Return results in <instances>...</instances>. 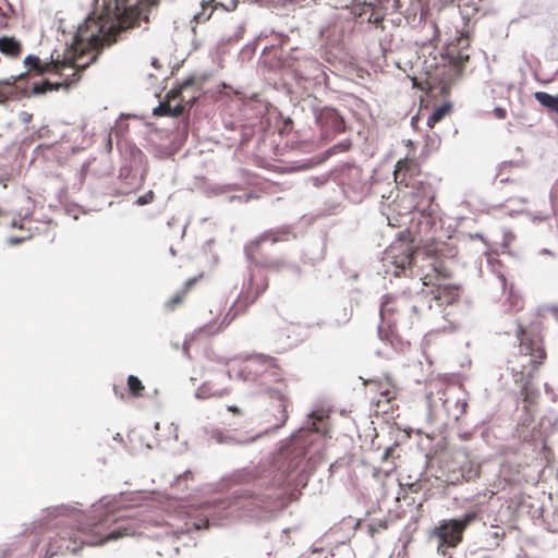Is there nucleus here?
<instances>
[{
	"label": "nucleus",
	"mask_w": 558,
	"mask_h": 558,
	"mask_svg": "<svg viewBox=\"0 0 558 558\" xmlns=\"http://www.w3.org/2000/svg\"><path fill=\"white\" fill-rule=\"evenodd\" d=\"M209 525V522L207 519H199L197 521L193 522H186L185 529L181 531V533H191L192 531H199L202 529H207Z\"/></svg>",
	"instance_id": "nucleus-28"
},
{
	"label": "nucleus",
	"mask_w": 558,
	"mask_h": 558,
	"mask_svg": "<svg viewBox=\"0 0 558 558\" xmlns=\"http://www.w3.org/2000/svg\"><path fill=\"white\" fill-rule=\"evenodd\" d=\"M555 532H558V529L557 530H554Z\"/></svg>",
	"instance_id": "nucleus-44"
},
{
	"label": "nucleus",
	"mask_w": 558,
	"mask_h": 558,
	"mask_svg": "<svg viewBox=\"0 0 558 558\" xmlns=\"http://www.w3.org/2000/svg\"><path fill=\"white\" fill-rule=\"evenodd\" d=\"M534 97L542 106L558 113V95L553 96L545 92H536Z\"/></svg>",
	"instance_id": "nucleus-22"
},
{
	"label": "nucleus",
	"mask_w": 558,
	"mask_h": 558,
	"mask_svg": "<svg viewBox=\"0 0 558 558\" xmlns=\"http://www.w3.org/2000/svg\"><path fill=\"white\" fill-rule=\"evenodd\" d=\"M238 376L245 381L260 379L263 392L278 403L272 426L281 427L289 417L288 408L291 401L288 396V384L282 377L276 359L263 354L250 356L241 362Z\"/></svg>",
	"instance_id": "nucleus-4"
},
{
	"label": "nucleus",
	"mask_w": 558,
	"mask_h": 558,
	"mask_svg": "<svg viewBox=\"0 0 558 558\" xmlns=\"http://www.w3.org/2000/svg\"><path fill=\"white\" fill-rule=\"evenodd\" d=\"M201 89L197 86L196 82L194 81L193 86L189 87L186 92L183 93V96L185 97L184 100H182V96H179L178 102H181L182 105H190L192 106L193 102L197 99L199 96Z\"/></svg>",
	"instance_id": "nucleus-25"
},
{
	"label": "nucleus",
	"mask_w": 558,
	"mask_h": 558,
	"mask_svg": "<svg viewBox=\"0 0 558 558\" xmlns=\"http://www.w3.org/2000/svg\"><path fill=\"white\" fill-rule=\"evenodd\" d=\"M268 277L260 271H251L248 283L236 301V305L245 311L268 289Z\"/></svg>",
	"instance_id": "nucleus-12"
},
{
	"label": "nucleus",
	"mask_w": 558,
	"mask_h": 558,
	"mask_svg": "<svg viewBox=\"0 0 558 558\" xmlns=\"http://www.w3.org/2000/svg\"><path fill=\"white\" fill-rule=\"evenodd\" d=\"M159 0H122L124 10L131 14L132 21L148 22V12L157 7Z\"/></svg>",
	"instance_id": "nucleus-16"
},
{
	"label": "nucleus",
	"mask_w": 558,
	"mask_h": 558,
	"mask_svg": "<svg viewBox=\"0 0 558 558\" xmlns=\"http://www.w3.org/2000/svg\"><path fill=\"white\" fill-rule=\"evenodd\" d=\"M24 239L23 238H11L9 243L11 244H20Z\"/></svg>",
	"instance_id": "nucleus-34"
},
{
	"label": "nucleus",
	"mask_w": 558,
	"mask_h": 558,
	"mask_svg": "<svg viewBox=\"0 0 558 558\" xmlns=\"http://www.w3.org/2000/svg\"><path fill=\"white\" fill-rule=\"evenodd\" d=\"M128 391L132 398H141L144 396L145 386L137 376L130 375L126 380Z\"/></svg>",
	"instance_id": "nucleus-23"
},
{
	"label": "nucleus",
	"mask_w": 558,
	"mask_h": 558,
	"mask_svg": "<svg viewBox=\"0 0 558 558\" xmlns=\"http://www.w3.org/2000/svg\"><path fill=\"white\" fill-rule=\"evenodd\" d=\"M430 303L427 294L415 296H387L380 307V316L387 322L389 328H412V326L425 319L437 331H453L461 323L459 310L460 291L458 287L444 284L437 286L433 291Z\"/></svg>",
	"instance_id": "nucleus-1"
},
{
	"label": "nucleus",
	"mask_w": 558,
	"mask_h": 558,
	"mask_svg": "<svg viewBox=\"0 0 558 558\" xmlns=\"http://www.w3.org/2000/svg\"><path fill=\"white\" fill-rule=\"evenodd\" d=\"M317 123L320 125L326 136L344 131L343 118L332 108H324L317 117Z\"/></svg>",
	"instance_id": "nucleus-14"
},
{
	"label": "nucleus",
	"mask_w": 558,
	"mask_h": 558,
	"mask_svg": "<svg viewBox=\"0 0 558 558\" xmlns=\"http://www.w3.org/2000/svg\"><path fill=\"white\" fill-rule=\"evenodd\" d=\"M422 280H423V284H424V286H428V284H429V282H430V281L428 280V276H424V277L422 278Z\"/></svg>",
	"instance_id": "nucleus-35"
},
{
	"label": "nucleus",
	"mask_w": 558,
	"mask_h": 558,
	"mask_svg": "<svg viewBox=\"0 0 558 558\" xmlns=\"http://www.w3.org/2000/svg\"><path fill=\"white\" fill-rule=\"evenodd\" d=\"M113 13L124 27H134L141 24V21H132L131 14L129 15L126 10H124V5H122V0H116Z\"/></svg>",
	"instance_id": "nucleus-21"
},
{
	"label": "nucleus",
	"mask_w": 558,
	"mask_h": 558,
	"mask_svg": "<svg viewBox=\"0 0 558 558\" xmlns=\"http://www.w3.org/2000/svg\"><path fill=\"white\" fill-rule=\"evenodd\" d=\"M38 546V542H35L34 545H33V549Z\"/></svg>",
	"instance_id": "nucleus-41"
},
{
	"label": "nucleus",
	"mask_w": 558,
	"mask_h": 558,
	"mask_svg": "<svg viewBox=\"0 0 558 558\" xmlns=\"http://www.w3.org/2000/svg\"><path fill=\"white\" fill-rule=\"evenodd\" d=\"M461 407H462L461 413H465L468 404L465 402H462Z\"/></svg>",
	"instance_id": "nucleus-38"
},
{
	"label": "nucleus",
	"mask_w": 558,
	"mask_h": 558,
	"mask_svg": "<svg viewBox=\"0 0 558 558\" xmlns=\"http://www.w3.org/2000/svg\"><path fill=\"white\" fill-rule=\"evenodd\" d=\"M378 7L386 14L399 12L401 9L400 0H378Z\"/></svg>",
	"instance_id": "nucleus-27"
},
{
	"label": "nucleus",
	"mask_w": 558,
	"mask_h": 558,
	"mask_svg": "<svg viewBox=\"0 0 558 558\" xmlns=\"http://www.w3.org/2000/svg\"><path fill=\"white\" fill-rule=\"evenodd\" d=\"M414 235L412 230L405 229L398 234L397 240L385 252V260L393 266V275L412 276L414 262Z\"/></svg>",
	"instance_id": "nucleus-8"
},
{
	"label": "nucleus",
	"mask_w": 558,
	"mask_h": 558,
	"mask_svg": "<svg viewBox=\"0 0 558 558\" xmlns=\"http://www.w3.org/2000/svg\"><path fill=\"white\" fill-rule=\"evenodd\" d=\"M385 12L383 10L378 8H374L369 17H368V21L375 25H379L384 19H385Z\"/></svg>",
	"instance_id": "nucleus-29"
},
{
	"label": "nucleus",
	"mask_w": 558,
	"mask_h": 558,
	"mask_svg": "<svg viewBox=\"0 0 558 558\" xmlns=\"http://www.w3.org/2000/svg\"><path fill=\"white\" fill-rule=\"evenodd\" d=\"M194 78L185 80L178 88H172L166 97V100L160 102L159 106L154 110V114L161 116H172L179 117L184 111V105L178 102L179 96H182V100L185 99L183 93L189 89V87L193 86Z\"/></svg>",
	"instance_id": "nucleus-11"
},
{
	"label": "nucleus",
	"mask_w": 558,
	"mask_h": 558,
	"mask_svg": "<svg viewBox=\"0 0 558 558\" xmlns=\"http://www.w3.org/2000/svg\"><path fill=\"white\" fill-rule=\"evenodd\" d=\"M239 0H208L202 1V10L194 15V21L196 23H205L207 22L215 10L221 9L225 12L234 11L238 7Z\"/></svg>",
	"instance_id": "nucleus-15"
},
{
	"label": "nucleus",
	"mask_w": 558,
	"mask_h": 558,
	"mask_svg": "<svg viewBox=\"0 0 558 558\" xmlns=\"http://www.w3.org/2000/svg\"><path fill=\"white\" fill-rule=\"evenodd\" d=\"M134 535L131 526L120 523L111 515L96 521L93 518L66 521L59 525L54 536H49L47 554L54 556L65 553H77L84 545L99 546L123 536Z\"/></svg>",
	"instance_id": "nucleus-2"
},
{
	"label": "nucleus",
	"mask_w": 558,
	"mask_h": 558,
	"mask_svg": "<svg viewBox=\"0 0 558 558\" xmlns=\"http://www.w3.org/2000/svg\"><path fill=\"white\" fill-rule=\"evenodd\" d=\"M228 411L230 413H232L233 416H236V417H243L244 416V411L243 409L236 407V405H229L228 407Z\"/></svg>",
	"instance_id": "nucleus-32"
},
{
	"label": "nucleus",
	"mask_w": 558,
	"mask_h": 558,
	"mask_svg": "<svg viewBox=\"0 0 558 558\" xmlns=\"http://www.w3.org/2000/svg\"><path fill=\"white\" fill-rule=\"evenodd\" d=\"M476 512H468L461 519L444 520L435 529L434 534L437 536L439 544L438 550L444 547H456L463 539L465 529L477 519Z\"/></svg>",
	"instance_id": "nucleus-10"
},
{
	"label": "nucleus",
	"mask_w": 558,
	"mask_h": 558,
	"mask_svg": "<svg viewBox=\"0 0 558 558\" xmlns=\"http://www.w3.org/2000/svg\"><path fill=\"white\" fill-rule=\"evenodd\" d=\"M517 338L519 340L518 352L508 360V369L514 381L519 383L526 378H533L534 373L546 359V351L543 340L521 325L518 326Z\"/></svg>",
	"instance_id": "nucleus-6"
},
{
	"label": "nucleus",
	"mask_w": 558,
	"mask_h": 558,
	"mask_svg": "<svg viewBox=\"0 0 558 558\" xmlns=\"http://www.w3.org/2000/svg\"><path fill=\"white\" fill-rule=\"evenodd\" d=\"M102 25L96 19L89 16L81 25L74 36V41L62 54L56 51L51 54L50 62H41L37 56L29 54L24 59V64L29 71L38 75L53 72L62 75L66 68H86L96 60L98 48L102 44Z\"/></svg>",
	"instance_id": "nucleus-3"
},
{
	"label": "nucleus",
	"mask_w": 558,
	"mask_h": 558,
	"mask_svg": "<svg viewBox=\"0 0 558 558\" xmlns=\"http://www.w3.org/2000/svg\"><path fill=\"white\" fill-rule=\"evenodd\" d=\"M450 111V105H441L434 110V112L427 119L428 128L433 129L436 123L441 121L445 116H447Z\"/></svg>",
	"instance_id": "nucleus-24"
},
{
	"label": "nucleus",
	"mask_w": 558,
	"mask_h": 558,
	"mask_svg": "<svg viewBox=\"0 0 558 558\" xmlns=\"http://www.w3.org/2000/svg\"><path fill=\"white\" fill-rule=\"evenodd\" d=\"M398 185L412 190L407 209H417L427 216H435L437 205L434 204L436 193L433 185L427 182V175L422 171L421 163L415 157L407 156L397 161L393 171Z\"/></svg>",
	"instance_id": "nucleus-5"
},
{
	"label": "nucleus",
	"mask_w": 558,
	"mask_h": 558,
	"mask_svg": "<svg viewBox=\"0 0 558 558\" xmlns=\"http://www.w3.org/2000/svg\"><path fill=\"white\" fill-rule=\"evenodd\" d=\"M483 558H493V557H489V556H485V557H483Z\"/></svg>",
	"instance_id": "nucleus-42"
},
{
	"label": "nucleus",
	"mask_w": 558,
	"mask_h": 558,
	"mask_svg": "<svg viewBox=\"0 0 558 558\" xmlns=\"http://www.w3.org/2000/svg\"><path fill=\"white\" fill-rule=\"evenodd\" d=\"M230 390L229 389H220V390H214L211 392H208L205 397H217V398H221L226 395H229Z\"/></svg>",
	"instance_id": "nucleus-33"
},
{
	"label": "nucleus",
	"mask_w": 558,
	"mask_h": 558,
	"mask_svg": "<svg viewBox=\"0 0 558 558\" xmlns=\"http://www.w3.org/2000/svg\"><path fill=\"white\" fill-rule=\"evenodd\" d=\"M250 500H251V504L253 505V504H255L256 497H251L250 496Z\"/></svg>",
	"instance_id": "nucleus-39"
},
{
	"label": "nucleus",
	"mask_w": 558,
	"mask_h": 558,
	"mask_svg": "<svg viewBox=\"0 0 558 558\" xmlns=\"http://www.w3.org/2000/svg\"><path fill=\"white\" fill-rule=\"evenodd\" d=\"M73 73H72V78L69 80H64L63 82H60V83H51L49 81H44L43 83H38V84H34L33 86V92L35 94H45L47 92H51V90H58L59 88L61 87H69L70 85H72L73 83L77 82L80 80V72L82 70H84L85 68H70Z\"/></svg>",
	"instance_id": "nucleus-17"
},
{
	"label": "nucleus",
	"mask_w": 558,
	"mask_h": 558,
	"mask_svg": "<svg viewBox=\"0 0 558 558\" xmlns=\"http://www.w3.org/2000/svg\"><path fill=\"white\" fill-rule=\"evenodd\" d=\"M203 277L201 274L199 276H195L193 278H190L183 286V288L174 293L166 303L165 307L169 312H173L177 307L183 304L187 293L193 289L195 283Z\"/></svg>",
	"instance_id": "nucleus-18"
},
{
	"label": "nucleus",
	"mask_w": 558,
	"mask_h": 558,
	"mask_svg": "<svg viewBox=\"0 0 558 558\" xmlns=\"http://www.w3.org/2000/svg\"><path fill=\"white\" fill-rule=\"evenodd\" d=\"M392 451L391 448H388L386 451H385V454H384V459H387L390 454V452Z\"/></svg>",
	"instance_id": "nucleus-37"
},
{
	"label": "nucleus",
	"mask_w": 558,
	"mask_h": 558,
	"mask_svg": "<svg viewBox=\"0 0 558 558\" xmlns=\"http://www.w3.org/2000/svg\"><path fill=\"white\" fill-rule=\"evenodd\" d=\"M23 46L21 41L14 37L3 36L0 38V52L10 58H19L22 53Z\"/></svg>",
	"instance_id": "nucleus-19"
},
{
	"label": "nucleus",
	"mask_w": 558,
	"mask_h": 558,
	"mask_svg": "<svg viewBox=\"0 0 558 558\" xmlns=\"http://www.w3.org/2000/svg\"><path fill=\"white\" fill-rule=\"evenodd\" d=\"M155 199V193L153 191H148L144 195L140 196L136 201V204L140 206L151 203Z\"/></svg>",
	"instance_id": "nucleus-30"
},
{
	"label": "nucleus",
	"mask_w": 558,
	"mask_h": 558,
	"mask_svg": "<svg viewBox=\"0 0 558 558\" xmlns=\"http://www.w3.org/2000/svg\"><path fill=\"white\" fill-rule=\"evenodd\" d=\"M369 385L374 386L376 388V391L379 392V395L389 402L390 400L395 399V391L390 387L388 383L381 384L377 381H369Z\"/></svg>",
	"instance_id": "nucleus-26"
},
{
	"label": "nucleus",
	"mask_w": 558,
	"mask_h": 558,
	"mask_svg": "<svg viewBox=\"0 0 558 558\" xmlns=\"http://www.w3.org/2000/svg\"><path fill=\"white\" fill-rule=\"evenodd\" d=\"M532 378L519 381L521 384L520 396L525 403L524 409L530 410V407L536 402L537 391L531 386Z\"/></svg>",
	"instance_id": "nucleus-20"
},
{
	"label": "nucleus",
	"mask_w": 558,
	"mask_h": 558,
	"mask_svg": "<svg viewBox=\"0 0 558 558\" xmlns=\"http://www.w3.org/2000/svg\"><path fill=\"white\" fill-rule=\"evenodd\" d=\"M94 1H95V3H97L99 0H94Z\"/></svg>",
	"instance_id": "nucleus-43"
},
{
	"label": "nucleus",
	"mask_w": 558,
	"mask_h": 558,
	"mask_svg": "<svg viewBox=\"0 0 558 558\" xmlns=\"http://www.w3.org/2000/svg\"><path fill=\"white\" fill-rule=\"evenodd\" d=\"M198 393L199 395H205L206 393V386L205 385L198 389Z\"/></svg>",
	"instance_id": "nucleus-36"
},
{
	"label": "nucleus",
	"mask_w": 558,
	"mask_h": 558,
	"mask_svg": "<svg viewBox=\"0 0 558 558\" xmlns=\"http://www.w3.org/2000/svg\"><path fill=\"white\" fill-rule=\"evenodd\" d=\"M408 146L413 147V142L412 141H408Z\"/></svg>",
	"instance_id": "nucleus-40"
},
{
	"label": "nucleus",
	"mask_w": 558,
	"mask_h": 558,
	"mask_svg": "<svg viewBox=\"0 0 558 558\" xmlns=\"http://www.w3.org/2000/svg\"><path fill=\"white\" fill-rule=\"evenodd\" d=\"M507 109L505 108H501V107H496L494 110H493V116L498 119V120H504L507 118Z\"/></svg>",
	"instance_id": "nucleus-31"
},
{
	"label": "nucleus",
	"mask_w": 558,
	"mask_h": 558,
	"mask_svg": "<svg viewBox=\"0 0 558 558\" xmlns=\"http://www.w3.org/2000/svg\"><path fill=\"white\" fill-rule=\"evenodd\" d=\"M470 37L468 32H462L454 43L447 46V57L449 63L453 65L458 73H461L462 66L469 61Z\"/></svg>",
	"instance_id": "nucleus-13"
},
{
	"label": "nucleus",
	"mask_w": 558,
	"mask_h": 558,
	"mask_svg": "<svg viewBox=\"0 0 558 558\" xmlns=\"http://www.w3.org/2000/svg\"><path fill=\"white\" fill-rule=\"evenodd\" d=\"M291 234L290 227L266 230L245 245L244 254L257 267L270 271H280L287 266V262L282 256L271 255L268 243L272 245L278 242L288 241Z\"/></svg>",
	"instance_id": "nucleus-7"
},
{
	"label": "nucleus",
	"mask_w": 558,
	"mask_h": 558,
	"mask_svg": "<svg viewBox=\"0 0 558 558\" xmlns=\"http://www.w3.org/2000/svg\"><path fill=\"white\" fill-rule=\"evenodd\" d=\"M411 197H404L399 202H395L390 207V213L387 216L388 225L395 228L405 226L409 221H413L416 216L422 219L417 221L416 228L413 232L417 234L427 233L434 226V216L422 214L417 209H407L404 206L410 205Z\"/></svg>",
	"instance_id": "nucleus-9"
}]
</instances>
